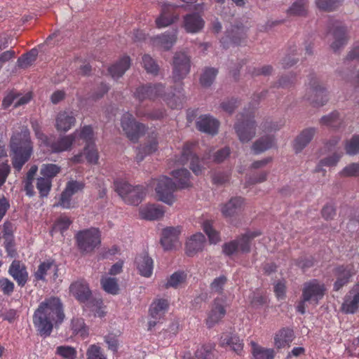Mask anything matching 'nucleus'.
<instances>
[{"label": "nucleus", "mask_w": 359, "mask_h": 359, "mask_svg": "<svg viewBox=\"0 0 359 359\" xmlns=\"http://www.w3.org/2000/svg\"><path fill=\"white\" fill-rule=\"evenodd\" d=\"M10 147L13 166L20 171L33 152L29 130L27 128H22L20 132L14 133L11 139Z\"/></svg>", "instance_id": "7ed1b4c3"}, {"label": "nucleus", "mask_w": 359, "mask_h": 359, "mask_svg": "<svg viewBox=\"0 0 359 359\" xmlns=\"http://www.w3.org/2000/svg\"><path fill=\"white\" fill-rule=\"evenodd\" d=\"M190 160V168L196 175H199L203 170V161H201L199 158L193 154L190 151V147L189 144H186L184 147L182 163H185L187 161Z\"/></svg>", "instance_id": "cd10ccee"}, {"label": "nucleus", "mask_w": 359, "mask_h": 359, "mask_svg": "<svg viewBox=\"0 0 359 359\" xmlns=\"http://www.w3.org/2000/svg\"><path fill=\"white\" fill-rule=\"evenodd\" d=\"M305 97L317 107L323 106L327 102V89L319 79L316 77L311 79Z\"/></svg>", "instance_id": "1a4fd4ad"}, {"label": "nucleus", "mask_w": 359, "mask_h": 359, "mask_svg": "<svg viewBox=\"0 0 359 359\" xmlns=\"http://www.w3.org/2000/svg\"><path fill=\"white\" fill-rule=\"evenodd\" d=\"M253 344L252 355L254 359H273L274 351L271 348H264Z\"/></svg>", "instance_id": "c03bdc74"}, {"label": "nucleus", "mask_w": 359, "mask_h": 359, "mask_svg": "<svg viewBox=\"0 0 359 359\" xmlns=\"http://www.w3.org/2000/svg\"><path fill=\"white\" fill-rule=\"evenodd\" d=\"M307 13V1L297 0L287 10V14L292 16H304Z\"/></svg>", "instance_id": "58836bf2"}, {"label": "nucleus", "mask_w": 359, "mask_h": 359, "mask_svg": "<svg viewBox=\"0 0 359 359\" xmlns=\"http://www.w3.org/2000/svg\"><path fill=\"white\" fill-rule=\"evenodd\" d=\"M316 130L314 128H309L304 130L296 138L294 143V149L296 152L301 151L311 141Z\"/></svg>", "instance_id": "7c9ffc66"}, {"label": "nucleus", "mask_w": 359, "mask_h": 359, "mask_svg": "<svg viewBox=\"0 0 359 359\" xmlns=\"http://www.w3.org/2000/svg\"><path fill=\"white\" fill-rule=\"evenodd\" d=\"M46 276H49L51 280H55L57 278V268L53 262H42L34 273L36 280H44Z\"/></svg>", "instance_id": "5701e85b"}, {"label": "nucleus", "mask_w": 359, "mask_h": 359, "mask_svg": "<svg viewBox=\"0 0 359 359\" xmlns=\"http://www.w3.org/2000/svg\"><path fill=\"white\" fill-rule=\"evenodd\" d=\"M130 66V60L128 57H122L118 62L109 68V72L114 79L121 77Z\"/></svg>", "instance_id": "473e14b6"}, {"label": "nucleus", "mask_w": 359, "mask_h": 359, "mask_svg": "<svg viewBox=\"0 0 359 359\" xmlns=\"http://www.w3.org/2000/svg\"><path fill=\"white\" fill-rule=\"evenodd\" d=\"M340 177H359V162L351 163L343 168L338 173Z\"/></svg>", "instance_id": "37998d69"}, {"label": "nucleus", "mask_w": 359, "mask_h": 359, "mask_svg": "<svg viewBox=\"0 0 359 359\" xmlns=\"http://www.w3.org/2000/svg\"><path fill=\"white\" fill-rule=\"evenodd\" d=\"M180 226H169L163 229L161 243L165 250L176 248L180 245Z\"/></svg>", "instance_id": "4468645a"}, {"label": "nucleus", "mask_w": 359, "mask_h": 359, "mask_svg": "<svg viewBox=\"0 0 359 359\" xmlns=\"http://www.w3.org/2000/svg\"><path fill=\"white\" fill-rule=\"evenodd\" d=\"M346 153L350 156H355L359 154V135H353L351 139L346 141L344 145Z\"/></svg>", "instance_id": "49530a36"}, {"label": "nucleus", "mask_w": 359, "mask_h": 359, "mask_svg": "<svg viewBox=\"0 0 359 359\" xmlns=\"http://www.w3.org/2000/svg\"><path fill=\"white\" fill-rule=\"evenodd\" d=\"M250 298L251 304L254 306H259L264 304L266 302V298L259 292L252 293V296L250 297Z\"/></svg>", "instance_id": "774afa93"}, {"label": "nucleus", "mask_w": 359, "mask_h": 359, "mask_svg": "<svg viewBox=\"0 0 359 359\" xmlns=\"http://www.w3.org/2000/svg\"><path fill=\"white\" fill-rule=\"evenodd\" d=\"M71 224L70 219L67 217H60L57 222L55 223L51 233H54L56 231H60L62 233L64 231L67 230Z\"/></svg>", "instance_id": "052dcab7"}, {"label": "nucleus", "mask_w": 359, "mask_h": 359, "mask_svg": "<svg viewBox=\"0 0 359 359\" xmlns=\"http://www.w3.org/2000/svg\"><path fill=\"white\" fill-rule=\"evenodd\" d=\"M52 186V182L50 179L41 177L37 178L36 188L39 191L41 196H47Z\"/></svg>", "instance_id": "3c124183"}, {"label": "nucleus", "mask_w": 359, "mask_h": 359, "mask_svg": "<svg viewBox=\"0 0 359 359\" xmlns=\"http://www.w3.org/2000/svg\"><path fill=\"white\" fill-rule=\"evenodd\" d=\"M71 294L80 302L85 304L86 306L94 311L100 308L102 301L94 298L89 289L88 285L84 280H79L72 283L69 287Z\"/></svg>", "instance_id": "0eeeda50"}, {"label": "nucleus", "mask_w": 359, "mask_h": 359, "mask_svg": "<svg viewBox=\"0 0 359 359\" xmlns=\"http://www.w3.org/2000/svg\"><path fill=\"white\" fill-rule=\"evenodd\" d=\"M246 36V32L243 27H236L231 32H228L226 37H229L234 43H239L241 39Z\"/></svg>", "instance_id": "4d7b16f0"}, {"label": "nucleus", "mask_w": 359, "mask_h": 359, "mask_svg": "<svg viewBox=\"0 0 359 359\" xmlns=\"http://www.w3.org/2000/svg\"><path fill=\"white\" fill-rule=\"evenodd\" d=\"M136 268L140 274L149 278L151 276L154 268L152 259L145 252L137 255L135 261Z\"/></svg>", "instance_id": "4be33fe9"}, {"label": "nucleus", "mask_w": 359, "mask_h": 359, "mask_svg": "<svg viewBox=\"0 0 359 359\" xmlns=\"http://www.w3.org/2000/svg\"><path fill=\"white\" fill-rule=\"evenodd\" d=\"M121 127L127 137L132 141H136L145 131V126L135 121L133 115L126 113L121 118Z\"/></svg>", "instance_id": "9b49d317"}, {"label": "nucleus", "mask_w": 359, "mask_h": 359, "mask_svg": "<svg viewBox=\"0 0 359 359\" xmlns=\"http://www.w3.org/2000/svg\"><path fill=\"white\" fill-rule=\"evenodd\" d=\"M75 239L82 253H91L100 245L101 233L98 229L92 227L77 232Z\"/></svg>", "instance_id": "423d86ee"}, {"label": "nucleus", "mask_w": 359, "mask_h": 359, "mask_svg": "<svg viewBox=\"0 0 359 359\" xmlns=\"http://www.w3.org/2000/svg\"><path fill=\"white\" fill-rule=\"evenodd\" d=\"M203 229L209 238L211 243L216 244L219 241V236L217 231H216L212 226L209 221H205L203 224Z\"/></svg>", "instance_id": "5fc2aeb1"}, {"label": "nucleus", "mask_w": 359, "mask_h": 359, "mask_svg": "<svg viewBox=\"0 0 359 359\" xmlns=\"http://www.w3.org/2000/svg\"><path fill=\"white\" fill-rule=\"evenodd\" d=\"M168 309V302L165 299L155 300L150 306L149 314L151 319L149 321L148 330H151L156 325L157 320H161L164 316Z\"/></svg>", "instance_id": "2eb2a0df"}, {"label": "nucleus", "mask_w": 359, "mask_h": 359, "mask_svg": "<svg viewBox=\"0 0 359 359\" xmlns=\"http://www.w3.org/2000/svg\"><path fill=\"white\" fill-rule=\"evenodd\" d=\"M187 273L184 271H177L172 273L168 279L166 287H177L186 282Z\"/></svg>", "instance_id": "ea45409f"}, {"label": "nucleus", "mask_w": 359, "mask_h": 359, "mask_svg": "<svg viewBox=\"0 0 359 359\" xmlns=\"http://www.w3.org/2000/svg\"><path fill=\"white\" fill-rule=\"evenodd\" d=\"M142 64L147 72L151 74L157 73L158 66L150 55H144L142 57Z\"/></svg>", "instance_id": "13d9d810"}, {"label": "nucleus", "mask_w": 359, "mask_h": 359, "mask_svg": "<svg viewBox=\"0 0 359 359\" xmlns=\"http://www.w3.org/2000/svg\"><path fill=\"white\" fill-rule=\"evenodd\" d=\"M320 123L332 128H338L343 123V118L337 111H332L330 114L323 116L320 118Z\"/></svg>", "instance_id": "c9c22d12"}, {"label": "nucleus", "mask_w": 359, "mask_h": 359, "mask_svg": "<svg viewBox=\"0 0 359 359\" xmlns=\"http://www.w3.org/2000/svg\"><path fill=\"white\" fill-rule=\"evenodd\" d=\"M294 339L293 331L283 328L277 332L274 336V345L277 348L289 346Z\"/></svg>", "instance_id": "c756f323"}, {"label": "nucleus", "mask_w": 359, "mask_h": 359, "mask_svg": "<svg viewBox=\"0 0 359 359\" xmlns=\"http://www.w3.org/2000/svg\"><path fill=\"white\" fill-rule=\"evenodd\" d=\"M217 74V70L213 67L206 68L200 79L202 86L208 87L210 86L214 81Z\"/></svg>", "instance_id": "8fccbe9b"}, {"label": "nucleus", "mask_w": 359, "mask_h": 359, "mask_svg": "<svg viewBox=\"0 0 359 359\" xmlns=\"http://www.w3.org/2000/svg\"><path fill=\"white\" fill-rule=\"evenodd\" d=\"M173 79L180 81L184 79L189 72L191 61L189 56L183 51L177 52L173 57Z\"/></svg>", "instance_id": "f8f14e48"}, {"label": "nucleus", "mask_w": 359, "mask_h": 359, "mask_svg": "<svg viewBox=\"0 0 359 359\" xmlns=\"http://www.w3.org/2000/svg\"><path fill=\"white\" fill-rule=\"evenodd\" d=\"M196 128L201 132L210 135L217 133L219 123L213 117L208 115L201 116L196 121Z\"/></svg>", "instance_id": "6ab92c4d"}, {"label": "nucleus", "mask_w": 359, "mask_h": 359, "mask_svg": "<svg viewBox=\"0 0 359 359\" xmlns=\"http://www.w3.org/2000/svg\"><path fill=\"white\" fill-rule=\"evenodd\" d=\"M157 144L156 140H152L149 145L140 149L136 156L137 161H141L144 159L143 154H149L154 152L157 149Z\"/></svg>", "instance_id": "bf43d9fd"}, {"label": "nucleus", "mask_w": 359, "mask_h": 359, "mask_svg": "<svg viewBox=\"0 0 359 359\" xmlns=\"http://www.w3.org/2000/svg\"><path fill=\"white\" fill-rule=\"evenodd\" d=\"M75 123L76 118L72 111H60L57 114L55 118L56 129L60 132H67Z\"/></svg>", "instance_id": "a211bd4d"}, {"label": "nucleus", "mask_w": 359, "mask_h": 359, "mask_svg": "<svg viewBox=\"0 0 359 359\" xmlns=\"http://www.w3.org/2000/svg\"><path fill=\"white\" fill-rule=\"evenodd\" d=\"M243 205L242 198L233 197L221 205V212L224 217H232L241 210Z\"/></svg>", "instance_id": "b1692460"}, {"label": "nucleus", "mask_w": 359, "mask_h": 359, "mask_svg": "<svg viewBox=\"0 0 359 359\" xmlns=\"http://www.w3.org/2000/svg\"><path fill=\"white\" fill-rule=\"evenodd\" d=\"M37 55V50L32 49L29 53L18 58V66L23 68L29 66L36 60Z\"/></svg>", "instance_id": "603ef678"}, {"label": "nucleus", "mask_w": 359, "mask_h": 359, "mask_svg": "<svg viewBox=\"0 0 359 359\" xmlns=\"http://www.w3.org/2000/svg\"><path fill=\"white\" fill-rule=\"evenodd\" d=\"M165 210L158 205L148 204L140 208V215L142 218L147 220H156L163 217Z\"/></svg>", "instance_id": "bb28decb"}, {"label": "nucleus", "mask_w": 359, "mask_h": 359, "mask_svg": "<svg viewBox=\"0 0 359 359\" xmlns=\"http://www.w3.org/2000/svg\"><path fill=\"white\" fill-rule=\"evenodd\" d=\"M204 20L197 14H188L184 17L183 27L188 33H197L204 27Z\"/></svg>", "instance_id": "a878e982"}, {"label": "nucleus", "mask_w": 359, "mask_h": 359, "mask_svg": "<svg viewBox=\"0 0 359 359\" xmlns=\"http://www.w3.org/2000/svg\"><path fill=\"white\" fill-rule=\"evenodd\" d=\"M238 101L236 99L231 98L225 100L221 103V108L226 112L231 114L238 107Z\"/></svg>", "instance_id": "338daca9"}, {"label": "nucleus", "mask_w": 359, "mask_h": 359, "mask_svg": "<svg viewBox=\"0 0 359 359\" xmlns=\"http://www.w3.org/2000/svg\"><path fill=\"white\" fill-rule=\"evenodd\" d=\"M354 273L355 272L351 266H341L336 268L334 270V275L337 280L334 284V290L335 291L339 290L342 287H344L349 282L350 278Z\"/></svg>", "instance_id": "412c9836"}, {"label": "nucleus", "mask_w": 359, "mask_h": 359, "mask_svg": "<svg viewBox=\"0 0 359 359\" xmlns=\"http://www.w3.org/2000/svg\"><path fill=\"white\" fill-rule=\"evenodd\" d=\"M226 283V278L224 276H220L214 279L211 283L210 287L212 292L220 293Z\"/></svg>", "instance_id": "69168bd1"}, {"label": "nucleus", "mask_w": 359, "mask_h": 359, "mask_svg": "<svg viewBox=\"0 0 359 359\" xmlns=\"http://www.w3.org/2000/svg\"><path fill=\"white\" fill-rule=\"evenodd\" d=\"M84 184L81 182L70 180L67 184L65 190L73 196L83 189Z\"/></svg>", "instance_id": "0e129e2a"}, {"label": "nucleus", "mask_w": 359, "mask_h": 359, "mask_svg": "<svg viewBox=\"0 0 359 359\" xmlns=\"http://www.w3.org/2000/svg\"><path fill=\"white\" fill-rule=\"evenodd\" d=\"M162 84H154L149 86H142L137 88L135 92V97L140 101L145 99H155L157 97L158 93H153V90L161 89Z\"/></svg>", "instance_id": "2f4dec72"}, {"label": "nucleus", "mask_w": 359, "mask_h": 359, "mask_svg": "<svg viewBox=\"0 0 359 359\" xmlns=\"http://www.w3.org/2000/svg\"><path fill=\"white\" fill-rule=\"evenodd\" d=\"M222 344L231 346L233 351L240 354L243 350V344L241 339L236 336L225 337L222 338Z\"/></svg>", "instance_id": "de8ad7c7"}, {"label": "nucleus", "mask_w": 359, "mask_h": 359, "mask_svg": "<svg viewBox=\"0 0 359 359\" xmlns=\"http://www.w3.org/2000/svg\"><path fill=\"white\" fill-rule=\"evenodd\" d=\"M93 136L91 140L88 142H85L86 143V146L85 147V154L87 161L90 163H97L99 155L97 150L95 149V144L92 142Z\"/></svg>", "instance_id": "a18cd8bd"}, {"label": "nucleus", "mask_w": 359, "mask_h": 359, "mask_svg": "<svg viewBox=\"0 0 359 359\" xmlns=\"http://www.w3.org/2000/svg\"><path fill=\"white\" fill-rule=\"evenodd\" d=\"M61 168L56 164L53 163H44L41 166L40 173L45 177L50 179L55 177L60 172Z\"/></svg>", "instance_id": "a19ab883"}, {"label": "nucleus", "mask_w": 359, "mask_h": 359, "mask_svg": "<svg viewBox=\"0 0 359 359\" xmlns=\"http://www.w3.org/2000/svg\"><path fill=\"white\" fill-rule=\"evenodd\" d=\"M238 122L235 124V130L237 135L242 142H249L255 135V121L250 116L239 115Z\"/></svg>", "instance_id": "9d476101"}, {"label": "nucleus", "mask_w": 359, "mask_h": 359, "mask_svg": "<svg viewBox=\"0 0 359 359\" xmlns=\"http://www.w3.org/2000/svg\"><path fill=\"white\" fill-rule=\"evenodd\" d=\"M274 144L275 142L272 136H264L253 144L252 150L255 154H259L273 147Z\"/></svg>", "instance_id": "e433bc0d"}, {"label": "nucleus", "mask_w": 359, "mask_h": 359, "mask_svg": "<svg viewBox=\"0 0 359 359\" xmlns=\"http://www.w3.org/2000/svg\"><path fill=\"white\" fill-rule=\"evenodd\" d=\"M101 285L105 292L111 294L118 292L119 287L115 278L104 277L101 279Z\"/></svg>", "instance_id": "79ce46f5"}, {"label": "nucleus", "mask_w": 359, "mask_h": 359, "mask_svg": "<svg viewBox=\"0 0 359 359\" xmlns=\"http://www.w3.org/2000/svg\"><path fill=\"white\" fill-rule=\"evenodd\" d=\"M173 6L170 4H164L162 6L160 15L156 19V25L158 28L165 27L178 19V16H172L171 12Z\"/></svg>", "instance_id": "c85d7f7f"}, {"label": "nucleus", "mask_w": 359, "mask_h": 359, "mask_svg": "<svg viewBox=\"0 0 359 359\" xmlns=\"http://www.w3.org/2000/svg\"><path fill=\"white\" fill-rule=\"evenodd\" d=\"M359 307V284L355 285L346 295L341 310L346 313H354Z\"/></svg>", "instance_id": "dca6fc26"}, {"label": "nucleus", "mask_w": 359, "mask_h": 359, "mask_svg": "<svg viewBox=\"0 0 359 359\" xmlns=\"http://www.w3.org/2000/svg\"><path fill=\"white\" fill-rule=\"evenodd\" d=\"M224 314L225 310L223 306L215 302L206 320L208 326L210 327L215 325L224 317Z\"/></svg>", "instance_id": "f704fd0d"}, {"label": "nucleus", "mask_w": 359, "mask_h": 359, "mask_svg": "<svg viewBox=\"0 0 359 359\" xmlns=\"http://www.w3.org/2000/svg\"><path fill=\"white\" fill-rule=\"evenodd\" d=\"M177 30L174 29L170 32H166L164 34L156 36L151 39L154 46L169 50L172 47L177 41Z\"/></svg>", "instance_id": "f3484780"}, {"label": "nucleus", "mask_w": 359, "mask_h": 359, "mask_svg": "<svg viewBox=\"0 0 359 359\" xmlns=\"http://www.w3.org/2000/svg\"><path fill=\"white\" fill-rule=\"evenodd\" d=\"M115 190L124 202L129 205H137L146 196L143 186H132L123 180H116L114 182Z\"/></svg>", "instance_id": "39448f33"}, {"label": "nucleus", "mask_w": 359, "mask_h": 359, "mask_svg": "<svg viewBox=\"0 0 359 359\" xmlns=\"http://www.w3.org/2000/svg\"><path fill=\"white\" fill-rule=\"evenodd\" d=\"M325 287L323 283L317 280H312L304 285L302 297L304 301H314L317 302L325 293Z\"/></svg>", "instance_id": "ddd939ff"}, {"label": "nucleus", "mask_w": 359, "mask_h": 359, "mask_svg": "<svg viewBox=\"0 0 359 359\" xmlns=\"http://www.w3.org/2000/svg\"><path fill=\"white\" fill-rule=\"evenodd\" d=\"M87 359H107L102 353L100 347L95 345H90L86 352Z\"/></svg>", "instance_id": "e2e57ef3"}, {"label": "nucleus", "mask_w": 359, "mask_h": 359, "mask_svg": "<svg viewBox=\"0 0 359 359\" xmlns=\"http://www.w3.org/2000/svg\"><path fill=\"white\" fill-rule=\"evenodd\" d=\"M177 184L165 176H162L155 180V191L158 199L169 205H172L176 201L174 192L177 189H182L190 185V173L186 169H180L171 172Z\"/></svg>", "instance_id": "f03ea898"}, {"label": "nucleus", "mask_w": 359, "mask_h": 359, "mask_svg": "<svg viewBox=\"0 0 359 359\" xmlns=\"http://www.w3.org/2000/svg\"><path fill=\"white\" fill-rule=\"evenodd\" d=\"M93 135L90 126H84L80 130H76L72 134L62 136L57 141L53 142L50 148L54 152H62L69 150L72 145H80L81 140L88 142L91 140Z\"/></svg>", "instance_id": "20e7f679"}, {"label": "nucleus", "mask_w": 359, "mask_h": 359, "mask_svg": "<svg viewBox=\"0 0 359 359\" xmlns=\"http://www.w3.org/2000/svg\"><path fill=\"white\" fill-rule=\"evenodd\" d=\"M341 156L342 153L334 152L332 155L321 159L316 165L314 171L316 172H322L324 175L325 174V170L323 169V167H332L337 165Z\"/></svg>", "instance_id": "72a5a7b5"}, {"label": "nucleus", "mask_w": 359, "mask_h": 359, "mask_svg": "<svg viewBox=\"0 0 359 359\" xmlns=\"http://www.w3.org/2000/svg\"><path fill=\"white\" fill-rule=\"evenodd\" d=\"M72 195L64 190L60 197L59 201L55 206H60L63 208L69 209L74 207L72 203Z\"/></svg>", "instance_id": "680f3d73"}, {"label": "nucleus", "mask_w": 359, "mask_h": 359, "mask_svg": "<svg viewBox=\"0 0 359 359\" xmlns=\"http://www.w3.org/2000/svg\"><path fill=\"white\" fill-rule=\"evenodd\" d=\"M8 272L19 285L23 286L27 281L28 273L23 264L19 261H13L10 266Z\"/></svg>", "instance_id": "393cba45"}, {"label": "nucleus", "mask_w": 359, "mask_h": 359, "mask_svg": "<svg viewBox=\"0 0 359 359\" xmlns=\"http://www.w3.org/2000/svg\"><path fill=\"white\" fill-rule=\"evenodd\" d=\"M260 235L258 231H248L242 235L237 241L238 250L243 252H248L250 250V241L254 238Z\"/></svg>", "instance_id": "4c0bfd02"}, {"label": "nucleus", "mask_w": 359, "mask_h": 359, "mask_svg": "<svg viewBox=\"0 0 359 359\" xmlns=\"http://www.w3.org/2000/svg\"><path fill=\"white\" fill-rule=\"evenodd\" d=\"M327 38L330 42V48L334 52L339 51L347 42L346 27L339 21H331L328 25Z\"/></svg>", "instance_id": "6e6552de"}, {"label": "nucleus", "mask_w": 359, "mask_h": 359, "mask_svg": "<svg viewBox=\"0 0 359 359\" xmlns=\"http://www.w3.org/2000/svg\"><path fill=\"white\" fill-rule=\"evenodd\" d=\"M64 318L62 304L57 297H50L42 302L33 316V323L41 336L50 334L53 325Z\"/></svg>", "instance_id": "f257e3e1"}, {"label": "nucleus", "mask_w": 359, "mask_h": 359, "mask_svg": "<svg viewBox=\"0 0 359 359\" xmlns=\"http://www.w3.org/2000/svg\"><path fill=\"white\" fill-rule=\"evenodd\" d=\"M341 0H316L317 7L323 11H330L339 6Z\"/></svg>", "instance_id": "6e6d98bb"}, {"label": "nucleus", "mask_w": 359, "mask_h": 359, "mask_svg": "<svg viewBox=\"0 0 359 359\" xmlns=\"http://www.w3.org/2000/svg\"><path fill=\"white\" fill-rule=\"evenodd\" d=\"M72 330L74 333L84 338L88 335V329L81 318H76L72 320Z\"/></svg>", "instance_id": "864d4df0"}, {"label": "nucleus", "mask_w": 359, "mask_h": 359, "mask_svg": "<svg viewBox=\"0 0 359 359\" xmlns=\"http://www.w3.org/2000/svg\"><path fill=\"white\" fill-rule=\"evenodd\" d=\"M205 238L202 233H196L191 236L186 243V252L189 256H194L201 252L205 245Z\"/></svg>", "instance_id": "aec40b11"}, {"label": "nucleus", "mask_w": 359, "mask_h": 359, "mask_svg": "<svg viewBox=\"0 0 359 359\" xmlns=\"http://www.w3.org/2000/svg\"><path fill=\"white\" fill-rule=\"evenodd\" d=\"M55 353L64 359H76L77 351L70 346H59L56 348Z\"/></svg>", "instance_id": "09e8293b"}]
</instances>
